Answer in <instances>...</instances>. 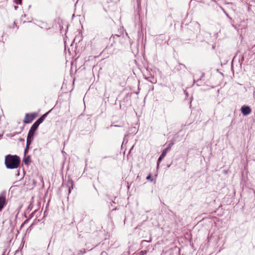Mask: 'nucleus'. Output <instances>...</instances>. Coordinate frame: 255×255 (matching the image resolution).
Segmentation results:
<instances>
[{"mask_svg": "<svg viewBox=\"0 0 255 255\" xmlns=\"http://www.w3.org/2000/svg\"><path fill=\"white\" fill-rule=\"evenodd\" d=\"M20 162V158L16 155L8 154L5 156L4 163L7 168H17L19 166Z\"/></svg>", "mask_w": 255, "mask_h": 255, "instance_id": "1", "label": "nucleus"}, {"mask_svg": "<svg viewBox=\"0 0 255 255\" xmlns=\"http://www.w3.org/2000/svg\"><path fill=\"white\" fill-rule=\"evenodd\" d=\"M174 144V142H171L170 143L167 147L165 148L162 152L161 155H160L157 161V165L158 166L160 162L162 161V160L164 158V157L165 156L168 150H170L172 146Z\"/></svg>", "mask_w": 255, "mask_h": 255, "instance_id": "2", "label": "nucleus"}, {"mask_svg": "<svg viewBox=\"0 0 255 255\" xmlns=\"http://www.w3.org/2000/svg\"><path fill=\"white\" fill-rule=\"evenodd\" d=\"M36 117L35 113L26 114L23 119V123L25 124L30 123Z\"/></svg>", "mask_w": 255, "mask_h": 255, "instance_id": "3", "label": "nucleus"}, {"mask_svg": "<svg viewBox=\"0 0 255 255\" xmlns=\"http://www.w3.org/2000/svg\"><path fill=\"white\" fill-rule=\"evenodd\" d=\"M6 204V196L5 193H2L0 195V211L3 209Z\"/></svg>", "mask_w": 255, "mask_h": 255, "instance_id": "4", "label": "nucleus"}, {"mask_svg": "<svg viewBox=\"0 0 255 255\" xmlns=\"http://www.w3.org/2000/svg\"><path fill=\"white\" fill-rule=\"evenodd\" d=\"M242 114L244 116H247L250 114L252 112L251 108L248 106H242L241 109Z\"/></svg>", "mask_w": 255, "mask_h": 255, "instance_id": "5", "label": "nucleus"}, {"mask_svg": "<svg viewBox=\"0 0 255 255\" xmlns=\"http://www.w3.org/2000/svg\"><path fill=\"white\" fill-rule=\"evenodd\" d=\"M39 125L37 124L35 122L32 125L31 127L30 128V130H32V131H34L36 130L37 128H38Z\"/></svg>", "mask_w": 255, "mask_h": 255, "instance_id": "6", "label": "nucleus"}, {"mask_svg": "<svg viewBox=\"0 0 255 255\" xmlns=\"http://www.w3.org/2000/svg\"><path fill=\"white\" fill-rule=\"evenodd\" d=\"M34 135V131H32V130L30 129L29 130L28 133L27 137H29L31 139H33Z\"/></svg>", "mask_w": 255, "mask_h": 255, "instance_id": "7", "label": "nucleus"}, {"mask_svg": "<svg viewBox=\"0 0 255 255\" xmlns=\"http://www.w3.org/2000/svg\"><path fill=\"white\" fill-rule=\"evenodd\" d=\"M32 141H33V139H31L29 137H27V140H26L27 148H29V146L31 144Z\"/></svg>", "mask_w": 255, "mask_h": 255, "instance_id": "8", "label": "nucleus"}, {"mask_svg": "<svg viewBox=\"0 0 255 255\" xmlns=\"http://www.w3.org/2000/svg\"><path fill=\"white\" fill-rule=\"evenodd\" d=\"M147 80L152 83H155L156 82V80L153 77H149L147 78Z\"/></svg>", "mask_w": 255, "mask_h": 255, "instance_id": "9", "label": "nucleus"}, {"mask_svg": "<svg viewBox=\"0 0 255 255\" xmlns=\"http://www.w3.org/2000/svg\"><path fill=\"white\" fill-rule=\"evenodd\" d=\"M44 117H41L40 118H39L36 122L35 123H37V124H38V125H39L41 123H42L43 122V121H44Z\"/></svg>", "mask_w": 255, "mask_h": 255, "instance_id": "10", "label": "nucleus"}, {"mask_svg": "<svg viewBox=\"0 0 255 255\" xmlns=\"http://www.w3.org/2000/svg\"><path fill=\"white\" fill-rule=\"evenodd\" d=\"M30 161V157L27 156L24 159V162L25 164L28 165Z\"/></svg>", "mask_w": 255, "mask_h": 255, "instance_id": "11", "label": "nucleus"}, {"mask_svg": "<svg viewBox=\"0 0 255 255\" xmlns=\"http://www.w3.org/2000/svg\"><path fill=\"white\" fill-rule=\"evenodd\" d=\"M68 182L71 184V187H69V193H70L71 192V188H73V182L72 180H70V181H69Z\"/></svg>", "mask_w": 255, "mask_h": 255, "instance_id": "12", "label": "nucleus"}, {"mask_svg": "<svg viewBox=\"0 0 255 255\" xmlns=\"http://www.w3.org/2000/svg\"><path fill=\"white\" fill-rule=\"evenodd\" d=\"M85 253H86V250H85V249H83V250L79 251L78 254L81 255V254H84Z\"/></svg>", "mask_w": 255, "mask_h": 255, "instance_id": "13", "label": "nucleus"}, {"mask_svg": "<svg viewBox=\"0 0 255 255\" xmlns=\"http://www.w3.org/2000/svg\"><path fill=\"white\" fill-rule=\"evenodd\" d=\"M14 1L17 4H20L22 3V0H14Z\"/></svg>", "mask_w": 255, "mask_h": 255, "instance_id": "14", "label": "nucleus"}, {"mask_svg": "<svg viewBox=\"0 0 255 255\" xmlns=\"http://www.w3.org/2000/svg\"><path fill=\"white\" fill-rule=\"evenodd\" d=\"M146 179L148 180H150L151 181H152V179L151 178V176L150 175H149L148 176H147Z\"/></svg>", "mask_w": 255, "mask_h": 255, "instance_id": "15", "label": "nucleus"}, {"mask_svg": "<svg viewBox=\"0 0 255 255\" xmlns=\"http://www.w3.org/2000/svg\"><path fill=\"white\" fill-rule=\"evenodd\" d=\"M49 112L46 113V114H44L42 117H44V119L47 116V114H48Z\"/></svg>", "mask_w": 255, "mask_h": 255, "instance_id": "16", "label": "nucleus"}, {"mask_svg": "<svg viewBox=\"0 0 255 255\" xmlns=\"http://www.w3.org/2000/svg\"><path fill=\"white\" fill-rule=\"evenodd\" d=\"M201 77H200V80L201 79V78H203L204 76V73H201Z\"/></svg>", "mask_w": 255, "mask_h": 255, "instance_id": "17", "label": "nucleus"}, {"mask_svg": "<svg viewBox=\"0 0 255 255\" xmlns=\"http://www.w3.org/2000/svg\"><path fill=\"white\" fill-rule=\"evenodd\" d=\"M28 148H27V145L26 146V148L24 151V153H26L27 152Z\"/></svg>", "mask_w": 255, "mask_h": 255, "instance_id": "18", "label": "nucleus"}, {"mask_svg": "<svg viewBox=\"0 0 255 255\" xmlns=\"http://www.w3.org/2000/svg\"><path fill=\"white\" fill-rule=\"evenodd\" d=\"M28 148H27V145L26 146V148L24 151V153H26L27 152Z\"/></svg>", "mask_w": 255, "mask_h": 255, "instance_id": "19", "label": "nucleus"}, {"mask_svg": "<svg viewBox=\"0 0 255 255\" xmlns=\"http://www.w3.org/2000/svg\"><path fill=\"white\" fill-rule=\"evenodd\" d=\"M28 148H27V145L26 146V148L24 151V153H26L27 152Z\"/></svg>", "mask_w": 255, "mask_h": 255, "instance_id": "20", "label": "nucleus"}, {"mask_svg": "<svg viewBox=\"0 0 255 255\" xmlns=\"http://www.w3.org/2000/svg\"><path fill=\"white\" fill-rule=\"evenodd\" d=\"M151 241V239L150 238V239L149 240V241H148V242H150Z\"/></svg>", "mask_w": 255, "mask_h": 255, "instance_id": "21", "label": "nucleus"}]
</instances>
